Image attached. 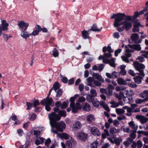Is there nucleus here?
<instances>
[{
    "label": "nucleus",
    "mask_w": 148,
    "mask_h": 148,
    "mask_svg": "<svg viewBox=\"0 0 148 148\" xmlns=\"http://www.w3.org/2000/svg\"><path fill=\"white\" fill-rule=\"evenodd\" d=\"M139 15V13L136 12L133 16L126 15L124 13H118L116 14H113L111 16V18H115L114 26L117 27L121 25V27H119L117 28V30L121 32L125 29L126 31H128L132 27V20L137 18Z\"/></svg>",
    "instance_id": "obj_1"
},
{
    "label": "nucleus",
    "mask_w": 148,
    "mask_h": 148,
    "mask_svg": "<svg viewBox=\"0 0 148 148\" xmlns=\"http://www.w3.org/2000/svg\"><path fill=\"white\" fill-rule=\"evenodd\" d=\"M49 117L51 128L55 127L57 130L60 132L63 131V129L65 128L66 124L64 122L62 121L58 123L56 122L57 121L60 119V117L57 114L53 112L51 114H49Z\"/></svg>",
    "instance_id": "obj_2"
},
{
    "label": "nucleus",
    "mask_w": 148,
    "mask_h": 148,
    "mask_svg": "<svg viewBox=\"0 0 148 148\" xmlns=\"http://www.w3.org/2000/svg\"><path fill=\"white\" fill-rule=\"evenodd\" d=\"M125 54L124 56H122L121 58L123 61L127 63L129 62L128 59L131 56L130 53L133 52L134 49L137 51H140L141 49L140 45L138 44L129 45L127 46H125Z\"/></svg>",
    "instance_id": "obj_3"
},
{
    "label": "nucleus",
    "mask_w": 148,
    "mask_h": 148,
    "mask_svg": "<svg viewBox=\"0 0 148 148\" xmlns=\"http://www.w3.org/2000/svg\"><path fill=\"white\" fill-rule=\"evenodd\" d=\"M79 96V94L75 95L73 97H71L70 99L71 101L70 106L72 109V112L73 113H76L77 112L78 110L81 108V106L79 103L77 102L75 105L74 103L75 99L78 97Z\"/></svg>",
    "instance_id": "obj_4"
},
{
    "label": "nucleus",
    "mask_w": 148,
    "mask_h": 148,
    "mask_svg": "<svg viewBox=\"0 0 148 148\" xmlns=\"http://www.w3.org/2000/svg\"><path fill=\"white\" fill-rule=\"evenodd\" d=\"M133 64L136 70L139 72V73H137V74L144 77L145 74L143 69L145 68L144 65L142 64L139 63L137 61L134 62Z\"/></svg>",
    "instance_id": "obj_5"
},
{
    "label": "nucleus",
    "mask_w": 148,
    "mask_h": 148,
    "mask_svg": "<svg viewBox=\"0 0 148 148\" xmlns=\"http://www.w3.org/2000/svg\"><path fill=\"white\" fill-rule=\"evenodd\" d=\"M40 103L42 105H50L52 107H53L54 106V103L52 98H46L41 100Z\"/></svg>",
    "instance_id": "obj_6"
},
{
    "label": "nucleus",
    "mask_w": 148,
    "mask_h": 148,
    "mask_svg": "<svg viewBox=\"0 0 148 148\" xmlns=\"http://www.w3.org/2000/svg\"><path fill=\"white\" fill-rule=\"evenodd\" d=\"M18 25L20 30L25 31L29 26V24L28 23L25 22L23 21H20L18 22Z\"/></svg>",
    "instance_id": "obj_7"
},
{
    "label": "nucleus",
    "mask_w": 148,
    "mask_h": 148,
    "mask_svg": "<svg viewBox=\"0 0 148 148\" xmlns=\"http://www.w3.org/2000/svg\"><path fill=\"white\" fill-rule=\"evenodd\" d=\"M9 24L8 23L6 20H3L2 21L1 25H0V36H1L3 34L2 30H7L8 29V27Z\"/></svg>",
    "instance_id": "obj_8"
},
{
    "label": "nucleus",
    "mask_w": 148,
    "mask_h": 148,
    "mask_svg": "<svg viewBox=\"0 0 148 148\" xmlns=\"http://www.w3.org/2000/svg\"><path fill=\"white\" fill-rule=\"evenodd\" d=\"M70 140L66 141V145L68 147L73 148L76 146V141L73 138H71Z\"/></svg>",
    "instance_id": "obj_9"
},
{
    "label": "nucleus",
    "mask_w": 148,
    "mask_h": 148,
    "mask_svg": "<svg viewBox=\"0 0 148 148\" xmlns=\"http://www.w3.org/2000/svg\"><path fill=\"white\" fill-rule=\"evenodd\" d=\"M82 124L79 121H76L73 124L72 129L73 131H77L82 127Z\"/></svg>",
    "instance_id": "obj_10"
},
{
    "label": "nucleus",
    "mask_w": 148,
    "mask_h": 148,
    "mask_svg": "<svg viewBox=\"0 0 148 148\" xmlns=\"http://www.w3.org/2000/svg\"><path fill=\"white\" fill-rule=\"evenodd\" d=\"M76 136L77 138L79 140L84 141L87 139V135L82 132H78L76 134Z\"/></svg>",
    "instance_id": "obj_11"
},
{
    "label": "nucleus",
    "mask_w": 148,
    "mask_h": 148,
    "mask_svg": "<svg viewBox=\"0 0 148 148\" xmlns=\"http://www.w3.org/2000/svg\"><path fill=\"white\" fill-rule=\"evenodd\" d=\"M131 39L135 43H140L142 41L141 39L139 38V35L137 34H132Z\"/></svg>",
    "instance_id": "obj_12"
},
{
    "label": "nucleus",
    "mask_w": 148,
    "mask_h": 148,
    "mask_svg": "<svg viewBox=\"0 0 148 148\" xmlns=\"http://www.w3.org/2000/svg\"><path fill=\"white\" fill-rule=\"evenodd\" d=\"M91 134L94 136H99L101 135V133L99 130L96 127H92L91 129Z\"/></svg>",
    "instance_id": "obj_13"
},
{
    "label": "nucleus",
    "mask_w": 148,
    "mask_h": 148,
    "mask_svg": "<svg viewBox=\"0 0 148 148\" xmlns=\"http://www.w3.org/2000/svg\"><path fill=\"white\" fill-rule=\"evenodd\" d=\"M58 136L62 139H68L71 138L70 136L65 133L58 134Z\"/></svg>",
    "instance_id": "obj_14"
},
{
    "label": "nucleus",
    "mask_w": 148,
    "mask_h": 148,
    "mask_svg": "<svg viewBox=\"0 0 148 148\" xmlns=\"http://www.w3.org/2000/svg\"><path fill=\"white\" fill-rule=\"evenodd\" d=\"M101 27L99 28L96 24H94L91 27V28L88 30V32H90V31H92L93 32H99L101 31Z\"/></svg>",
    "instance_id": "obj_15"
},
{
    "label": "nucleus",
    "mask_w": 148,
    "mask_h": 148,
    "mask_svg": "<svg viewBox=\"0 0 148 148\" xmlns=\"http://www.w3.org/2000/svg\"><path fill=\"white\" fill-rule=\"evenodd\" d=\"M108 92H107L106 95L109 96H111L113 93L112 90L114 89V87L111 84H108Z\"/></svg>",
    "instance_id": "obj_16"
},
{
    "label": "nucleus",
    "mask_w": 148,
    "mask_h": 148,
    "mask_svg": "<svg viewBox=\"0 0 148 148\" xmlns=\"http://www.w3.org/2000/svg\"><path fill=\"white\" fill-rule=\"evenodd\" d=\"M86 84L87 85L91 86L92 87H95V86L93 85L92 82L94 81V79L92 77H89L86 79Z\"/></svg>",
    "instance_id": "obj_17"
},
{
    "label": "nucleus",
    "mask_w": 148,
    "mask_h": 148,
    "mask_svg": "<svg viewBox=\"0 0 148 148\" xmlns=\"http://www.w3.org/2000/svg\"><path fill=\"white\" fill-rule=\"evenodd\" d=\"M93 77L96 79L99 80V81L102 82H104V80L102 76L97 73H95L93 75Z\"/></svg>",
    "instance_id": "obj_18"
},
{
    "label": "nucleus",
    "mask_w": 148,
    "mask_h": 148,
    "mask_svg": "<svg viewBox=\"0 0 148 148\" xmlns=\"http://www.w3.org/2000/svg\"><path fill=\"white\" fill-rule=\"evenodd\" d=\"M82 108L83 110L87 112L89 111L91 109L89 105L87 103H84L82 105Z\"/></svg>",
    "instance_id": "obj_19"
},
{
    "label": "nucleus",
    "mask_w": 148,
    "mask_h": 148,
    "mask_svg": "<svg viewBox=\"0 0 148 148\" xmlns=\"http://www.w3.org/2000/svg\"><path fill=\"white\" fill-rule=\"evenodd\" d=\"M128 125L132 129L136 132L137 130L138 126L134 123V122L132 121L128 123Z\"/></svg>",
    "instance_id": "obj_20"
},
{
    "label": "nucleus",
    "mask_w": 148,
    "mask_h": 148,
    "mask_svg": "<svg viewBox=\"0 0 148 148\" xmlns=\"http://www.w3.org/2000/svg\"><path fill=\"white\" fill-rule=\"evenodd\" d=\"M22 32L21 33V36L25 39H26L28 37H29L31 36V34L25 31H21Z\"/></svg>",
    "instance_id": "obj_21"
},
{
    "label": "nucleus",
    "mask_w": 148,
    "mask_h": 148,
    "mask_svg": "<svg viewBox=\"0 0 148 148\" xmlns=\"http://www.w3.org/2000/svg\"><path fill=\"white\" fill-rule=\"evenodd\" d=\"M89 33L90 32H88V30L87 31L84 30L82 32L83 37L84 39L89 38Z\"/></svg>",
    "instance_id": "obj_22"
},
{
    "label": "nucleus",
    "mask_w": 148,
    "mask_h": 148,
    "mask_svg": "<svg viewBox=\"0 0 148 148\" xmlns=\"http://www.w3.org/2000/svg\"><path fill=\"white\" fill-rule=\"evenodd\" d=\"M133 142V140L130 138H127V140L123 142V144L126 147H128Z\"/></svg>",
    "instance_id": "obj_23"
},
{
    "label": "nucleus",
    "mask_w": 148,
    "mask_h": 148,
    "mask_svg": "<svg viewBox=\"0 0 148 148\" xmlns=\"http://www.w3.org/2000/svg\"><path fill=\"white\" fill-rule=\"evenodd\" d=\"M100 105L103 108L106 110L107 112H109L110 109L108 105L105 103L103 101H101L100 103Z\"/></svg>",
    "instance_id": "obj_24"
},
{
    "label": "nucleus",
    "mask_w": 148,
    "mask_h": 148,
    "mask_svg": "<svg viewBox=\"0 0 148 148\" xmlns=\"http://www.w3.org/2000/svg\"><path fill=\"white\" fill-rule=\"evenodd\" d=\"M140 24L139 23H136L134 24L133 27L132 28V31L134 32H138L139 29L138 27L140 26Z\"/></svg>",
    "instance_id": "obj_25"
},
{
    "label": "nucleus",
    "mask_w": 148,
    "mask_h": 148,
    "mask_svg": "<svg viewBox=\"0 0 148 148\" xmlns=\"http://www.w3.org/2000/svg\"><path fill=\"white\" fill-rule=\"evenodd\" d=\"M142 79V77L140 76H138L134 78V79L135 82L138 84L141 83Z\"/></svg>",
    "instance_id": "obj_26"
},
{
    "label": "nucleus",
    "mask_w": 148,
    "mask_h": 148,
    "mask_svg": "<svg viewBox=\"0 0 148 148\" xmlns=\"http://www.w3.org/2000/svg\"><path fill=\"white\" fill-rule=\"evenodd\" d=\"M86 119L88 121L91 122L95 121V118L93 114H90L87 115Z\"/></svg>",
    "instance_id": "obj_27"
},
{
    "label": "nucleus",
    "mask_w": 148,
    "mask_h": 148,
    "mask_svg": "<svg viewBox=\"0 0 148 148\" xmlns=\"http://www.w3.org/2000/svg\"><path fill=\"white\" fill-rule=\"evenodd\" d=\"M117 81L118 84L119 85H126L127 84L126 81L121 78H118Z\"/></svg>",
    "instance_id": "obj_28"
},
{
    "label": "nucleus",
    "mask_w": 148,
    "mask_h": 148,
    "mask_svg": "<svg viewBox=\"0 0 148 148\" xmlns=\"http://www.w3.org/2000/svg\"><path fill=\"white\" fill-rule=\"evenodd\" d=\"M38 139H37L36 140L35 143L36 145H38L42 143L44 141V139L41 137H39L38 138Z\"/></svg>",
    "instance_id": "obj_29"
},
{
    "label": "nucleus",
    "mask_w": 148,
    "mask_h": 148,
    "mask_svg": "<svg viewBox=\"0 0 148 148\" xmlns=\"http://www.w3.org/2000/svg\"><path fill=\"white\" fill-rule=\"evenodd\" d=\"M124 92L126 95L129 96H132L134 94L133 91L132 90H126Z\"/></svg>",
    "instance_id": "obj_30"
},
{
    "label": "nucleus",
    "mask_w": 148,
    "mask_h": 148,
    "mask_svg": "<svg viewBox=\"0 0 148 148\" xmlns=\"http://www.w3.org/2000/svg\"><path fill=\"white\" fill-rule=\"evenodd\" d=\"M119 132L120 130L119 129H116L114 127L111 128L110 130V133L112 134H115L117 132Z\"/></svg>",
    "instance_id": "obj_31"
},
{
    "label": "nucleus",
    "mask_w": 148,
    "mask_h": 148,
    "mask_svg": "<svg viewBox=\"0 0 148 148\" xmlns=\"http://www.w3.org/2000/svg\"><path fill=\"white\" fill-rule=\"evenodd\" d=\"M140 96L142 98H144L148 96V90H144L143 92L140 93Z\"/></svg>",
    "instance_id": "obj_32"
},
{
    "label": "nucleus",
    "mask_w": 148,
    "mask_h": 148,
    "mask_svg": "<svg viewBox=\"0 0 148 148\" xmlns=\"http://www.w3.org/2000/svg\"><path fill=\"white\" fill-rule=\"evenodd\" d=\"M99 145V143L97 141H95L90 144V148H97Z\"/></svg>",
    "instance_id": "obj_33"
},
{
    "label": "nucleus",
    "mask_w": 148,
    "mask_h": 148,
    "mask_svg": "<svg viewBox=\"0 0 148 148\" xmlns=\"http://www.w3.org/2000/svg\"><path fill=\"white\" fill-rule=\"evenodd\" d=\"M116 113L118 115L124 113L125 111L122 108H116Z\"/></svg>",
    "instance_id": "obj_34"
},
{
    "label": "nucleus",
    "mask_w": 148,
    "mask_h": 148,
    "mask_svg": "<svg viewBox=\"0 0 148 148\" xmlns=\"http://www.w3.org/2000/svg\"><path fill=\"white\" fill-rule=\"evenodd\" d=\"M147 100H148V97H146L145 99H137L136 100V102L138 104H140Z\"/></svg>",
    "instance_id": "obj_35"
},
{
    "label": "nucleus",
    "mask_w": 148,
    "mask_h": 148,
    "mask_svg": "<svg viewBox=\"0 0 148 148\" xmlns=\"http://www.w3.org/2000/svg\"><path fill=\"white\" fill-rule=\"evenodd\" d=\"M93 105L95 107H98L100 104L99 102L97 99H94L92 102Z\"/></svg>",
    "instance_id": "obj_36"
},
{
    "label": "nucleus",
    "mask_w": 148,
    "mask_h": 148,
    "mask_svg": "<svg viewBox=\"0 0 148 148\" xmlns=\"http://www.w3.org/2000/svg\"><path fill=\"white\" fill-rule=\"evenodd\" d=\"M114 143H115L117 145H119L121 142L122 141V139L121 138H115L114 139Z\"/></svg>",
    "instance_id": "obj_37"
},
{
    "label": "nucleus",
    "mask_w": 148,
    "mask_h": 148,
    "mask_svg": "<svg viewBox=\"0 0 148 148\" xmlns=\"http://www.w3.org/2000/svg\"><path fill=\"white\" fill-rule=\"evenodd\" d=\"M52 55L54 57H57L59 55V53L56 48H54L53 51V53Z\"/></svg>",
    "instance_id": "obj_38"
},
{
    "label": "nucleus",
    "mask_w": 148,
    "mask_h": 148,
    "mask_svg": "<svg viewBox=\"0 0 148 148\" xmlns=\"http://www.w3.org/2000/svg\"><path fill=\"white\" fill-rule=\"evenodd\" d=\"M90 93L91 95V96L92 97H95L97 96V93L95 90L92 89L90 90Z\"/></svg>",
    "instance_id": "obj_39"
},
{
    "label": "nucleus",
    "mask_w": 148,
    "mask_h": 148,
    "mask_svg": "<svg viewBox=\"0 0 148 148\" xmlns=\"http://www.w3.org/2000/svg\"><path fill=\"white\" fill-rule=\"evenodd\" d=\"M59 114L61 116L65 117L66 115V112L64 110H60L58 112Z\"/></svg>",
    "instance_id": "obj_40"
},
{
    "label": "nucleus",
    "mask_w": 148,
    "mask_h": 148,
    "mask_svg": "<svg viewBox=\"0 0 148 148\" xmlns=\"http://www.w3.org/2000/svg\"><path fill=\"white\" fill-rule=\"evenodd\" d=\"M116 96L119 100H121L123 98H124L125 97L124 93L121 92L119 93V95L117 94Z\"/></svg>",
    "instance_id": "obj_41"
},
{
    "label": "nucleus",
    "mask_w": 148,
    "mask_h": 148,
    "mask_svg": "<svg viewBox=\"0 0 148 148\" xmlns=\"http://www.w3.org/2000/svg\"><path fill=\"white\" fill-rule=\"evenodd\" d=\"M59 88V83L56 82L53 85V87L52 88L53 90L56 91Z\"/></svg>",
    "instance_id": "obj_42"
},
{
    "label": "nucleus",
    "mask_w": 148,
    "mask_h": 148,
    "mask_svg": "<svg viewBox=\"0 0 148 148\" xmlns=\"http://www.w3.org/2000/svg\"><path fill=\"white\" fill-rule=\"evenodd\" d=\"M69 101L64 102L61 105L62 109H64L66 108L68 105Z\"/></svg>",
    "instance_id": "obj_43"
},
{
    "label": "nucleus",
    "mask_w": 148,
    "mask_h": 148,
    "mask_svg": "<svg viewBox=\"0 0 148 148\" xmlns=\"http://www.w3.org/2000/svg\"><path fill=\"white\" fill-rule=\"evenodd\" d=\"M112 78L115 79L118 77V75H119V73L116 72L115 71H113L112 73Z\"/></svg>",
    "instance_id": "obj_44"
},
{
    "label": "nucleus",
    "mask_w": 148,
    "mask_h": 148,
    "mask_svg": "<svg viewBox=\"0 0 148 148\" xmlns=\"http://www.w3.org/2000/svg\"><path fill=\"white\" fill-rule=\"evenodd\" d=\"M115 59L111 58L110 60L109 63L110 65L112 67H114L115 66L114 62Z\"/></svg>",
    "instance_id": "obj_45"
},
{
    "label": "nucleus",
    "mask_w": 148,
    "mask_h": 148,
    "mask_svg": "<svg viewBox=\"0 0 148 148\" xmlns=\"http://www.w3.org/2000/svg\"><path fill=\"white\" fill-rule=\"evenodd\" d=\"M93 97L90 95H88L86 98L87 101L89 102H92V100H94Z\"/></svg>",
    "instance_id": "obj_46"
},
{
    "label": "nucleus",
    "mask_w": 148,
    "mask_h": 148,
    "mask_svg": "<svg viewBox=\"0 0 148 148\" xmlns=\"http://www.w3.org/2000/svg\"><path fill=\"white\" fill-rule=\"evenodd\" d=\"M127 99L128 100V101L127 102H128L129 103H132L133 101V99L132 97H124V98H123V101H125V99Z\"/></svg>",
    "instance_id": "obj_47"
},
{
    "label": "nucleus",
    "mask_w": 148,
    "mask_h": 148,
    "mask_svg": "<svg viewBox=\"0 0 148 148\" xmlns=\"http://www.w3.org/2000/svg\"><path fill=\"white\" fill-rule=\"evenodd\" d=\"M37 129L38 130H40V132L43 131L45 130L44 127H36L35 126L32 128V130L33 129Z\"/></svg>",
    "instance_id": "obj_48"
},
{
    "label": "nucleus",
    "mask_w": 148,
    "mask_h": 148,
    "mask_svg": "<svg viewBox=\"0 0 148 148\" xmlns=\"http://www.w3.org/2000/svg\"><path fill=\"white\" fill-rule=\"evenodd\" d=\"M130 137L131 138V139L133 140L134 139L136 136V134L135 132H132L130 134Z\"/></svg>",
    "instance_id": "obj_49"
},
{
    "label": "nucleus",
    "mask_w": 148,
    "mask_h": 148,
    "mask_svg": "<svg viewBox=\"0 0 148 148\" xmlns=\"http://www.w3.org/2000/svg\"><path fill=\"white\" fill-rule=\"evenodd\" d=\"M136 144L138 148H141L143 146L142 142L140 140H138L137 141Z\"/></svg>",
    "instance_id": "obj_50"
},
{
    "label": "nucleus",
    "mask_w": 148,
    "mask_h": 148,
    "mask_svg": "<svg viewBox=\"0 0 148 148\" xmlns=\"http://www.w3.org/2000/svg\"><path fill=\"white\" fill-rule=\"evenodd\" d=\"M98 65L99 66L98 68V70L99 71L101 72L103 70L104 65L103 64H99Z\"/></svg>",
    "instance_id": "obj_51"
},
{
    "label": "nucleus",
    "mask_w": 148,
    "mask_h": 148,
    "mask_svg": "<svg viewBox=\"0 0 148 148\" xmlns=\"http://www.w3.org/2000/svg\"><path fill=\"white\" fill-rule=\"evenodd\" d=\"M122 50L121 49H119L116 50L114 52V56L115 57L118 56V54L120 53Z\"/></svg>",
    "instance_id": "obj_52"
},
{
    "label": "nucleus",
    "mask_w": 148,
    "mask_h": 148,
    "mask_svg": "<svg viewBox=\"0 0 148 148\" xmlns=\"http://www.w3.org/2000/svg\"><path fill=\"white\" fill-rule=\"evenodd\" d=\"M34 132V134L35 135L36 137L37 138H39L38 136L40 135V130H34L33 131Z\"/></svg>",
    "instance_id": "obj_53"
},
{
    "label": "nucleus",
    "mask_w": 148,
    "mask_h": 148,
    "mask_svg": "<svg viewBox=\"0 0 148 148\" xmlns=\"http://www.w3.org/2000/svg\"><path fill=\"white\" fill-rule=\"evenodd\" d=\"M36 117V115L35 114H32L29 117V119L32 120L33 121L35 120Z\"/></svg>",
    "instance_id": "obj_54"
},
{
    "label": "nucleus",
    "mask_w": 148,
    "mask_h": 148,
    "mask_svg": "<svg viewBox=\"0 0 148 148\" xmlns=\"http://www.w3.org/2000/svg\"><path fill=\"white\" fill-rule=\"evenodd\" d=\"M123 131L127 133H130L131 132V130L128 127H125L123 129Z\"/></svg>",
    "instance_id": "obj_55"
},
{
    "label": "nucleus",
    "mask_w": 148,
    "mask_h": 148,
    "mask_svg": "<svg viewBox=\"0 0 148 148\" xmlns=\"http://www.w3.org/2000/svg\"><path fill=\"white\" fill-rule=\"evenodd\" d=\"M85 100L84 97L82 96L81 97H79L77 102H78L79 103V102H82L85 101Z\"/></svg>",
    "instance_id": "obj_56"
},
{
    "label": "nucleus",
    "mask_w": 148,
    "mask_h": 148,
    "mask_svg": "<svg viewBox=\"0 0 148 148\" xmlns=\"http://www.w3.org/2000/svg\"><path fill=\"white\" fill-rule=\"evenodd\" d=\"M148 51H141L142 53H144V54H142V56L144 57L148 58Z\"/></svg>",
    "instance_id": "obj_57"
},
{
    "label": "nucleus",
    "mask_w": 148,
    "mask_h": 148,
    "mask_svg": "<svg viewBox=\"0 0 148 148\" xmlns=\"http://www.w3.org/2000/svg\"><path fill=\"white\" fill-rule=\"evenodd\" d=\"M62 94V90L61 89H59L57 92L56 97H59Z\"/></svg>",
    "instance_id": "obj_58"
},
{
    "label": "nucleus",
    "mask_w": 148,
    "mask_h": 148,
    "mask_svg": "<svg viewBox=\"0 0 148 148\" xmlns=\"http://www.w3.org/2000/svg\"><path fill=\"white\" fill-rule=\"evenodd\" d=\"M129 86L130 87L132 88H136L137 86L136 84H134V83H130L128 84Z\"/></svg>",
    "instance_id": "obj_59"
},
{
    "label": "nucleus",
    "mask_w": 148,
    "mask_h": 148,
    "mask_svg": "<svg viewBox=\"0 0 148 148\" xmlns=\"http://www.w3.org/2000/svg\"><path fill=\"white\" fill-rule=\"evenodd\" d=\"M147 119L145 117H142L140 119V122L142 124L146 123L147 121Z\"/></svg>",
    "instance_id": "obj_60"
},
{
    "label": "nucleus",
    "mask_w": 148,
    "mask_h": 148,
    "mask_svg": "<svg viewBox=\"0 0 148 148\" xmlns=\"http://www.w3.org/2000/svg\"><path fill=\"white\" fill-rule=\"evenodd\" d=\"M128 73L130 75L133 77L135 76L136 75L134 71L131 69H130L128 71Z\"/></svg>",
    "instance_id": "obj_61"
},
{
    "label": "nucleus",
    "mask_w": 148,
    "mask_h": 148,
    "mask_svg": "<svg viewBox=\"0 0 148 148\" xmlns=\"http://www.w3.org/2000/svg\"><path fill=\"white\" fill-rule=\"evenodd\" d=\"M51 142V140L49 138H48L45 141V145L47 147H49V144Z\"/></svg>",
    "instance_id": "obj_62"
},
{
    "label": "nucleus",
    "mask_w": 148,
    "mask_h": 148,
    "mask_svg": "<svg viewBox=\"0 0 148 148\" xmlns=\"http://www.w3.org/2000/svg\"><path fill=\"white\" fill-rule=\"evenodd\" d=\"M93 82L94 84L97 86H99L101 84V83L100 82L97 80L94 81Z\"/></svg>",
    "instance_id": "obj_63"
},
{
    "label": "nucleus",
    "mask_w": 148,
    "mask_h": 148,
    "mask_svg": "<svg viewBox=\"0 0 148 148\" xmlns=\"http://www.w3.org/2000/svg\"><path fill=\"white\" fill-rule=\"evenodd\" d=\"M84 88V85L83 84H81L79 85V90L80 91L83 90Z\"/></svg>",
    "instance_id": "obj_64"
}]
</instances>
